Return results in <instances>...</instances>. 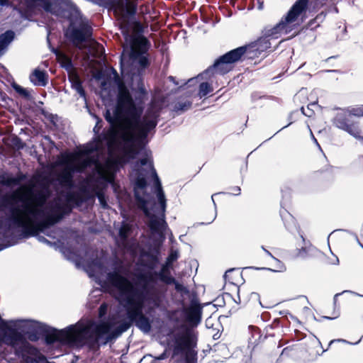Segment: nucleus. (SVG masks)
Wrapping results in <instances>:
<instances>
[{
  "mask_svg": "<svg viewBox=\"0 0 363 363\" xmlns=\"http://www.w3.org/2000/svg\"><path fill=\"white\" fill-rule=\"evenodd\" d=\"M121 64L122 74L128 75L132 89L138 90L140 98L134 101L124 83H118L116 106L113 113L109 110L105 113V118L111 125L110 133L106 137L108 152L106 161L115 165L113 179L104 182L95 171L94 175L89 177V182L93 186L101 206L107 208L108 206L103 189L108 183L115 186L114 174L119 165L128 162L138 155H143L144 157L133 167L135 197L143 203L144 213L150 218L148 225L152 232L164 236L167 228L164 220L166 198L150 152L144 148L148 133L157 124L159 108L152 104L140 118L143 110L142 97L146 94L141 76L149 62L148 60H121Z\"/></svg>",
  "mask_w": 363,
  "mask_h": 363,
  "instance_id": "nucleus-1",
  "label": "nucleus"
},
{
  "mask_svg": "<svg viewBox=\"0 0 363 363\" xmlns=\"http://www.w3.org/2000/svg\"><path fill=\"white\" fill-rule=\"evenodd\" d=\"M84 269L89 277L101 286L106 281L112 287L113 294L125 310L128 321L118 326L112 320L96 324L93 321L85 323L79 322L57 333L47 337V342L65 340L81 344L106 345L127 331L133 323L144 333H149L151 325L143 314L145 303H152L151 308L158 307V296L156 289V277L152 272L136 274L133 281L121 275L118 269L107 272L101 259L96 258L91 262L84 264Z\"/></svg>",
  "mask_w": 363,
  "mask_h": 363,
  "instance_id": "nucleus-2",
  "label": "nucleus"
},
{
  "mask_svg": "<svg viewBox=\"0 0 363 363\" xmlns=\"http://www.w3.org/2000/svg\"><path fill=\"white\" fill-rule=\"evenodd\" d=\"M50 194L48 188L34 191L32 186L23 185L2 199V204L8 210L9 225L22 228L25 238L36 235L38 241L48 245L52 242L38 233H45L71 211L69 203L73 197L68 193L66 201L57 197L48 202Z\"/></svg>",
  "mask_w": 363,
  "mask_h": 363,
  "instance_id": "nucleus-3",
  "label": "nucleus"
},
{
  "mask_svg": "<svg viewBox=\"0 0 363 363\" xmlns=\"http://www.w3.org/2000/svg\"><path fill=\"white\" fill-rule=\"evenodd\" d=\"M110 130L103 136H99L98 139L82 150L84 156L76 164H67L64 169L58 174L57 180L60 184L67 189H71L73 185V174L75 172H83L89 167H94V172L100 176L105 182L113 179V170L114 164L110 161L100 162L99 155L104 154L107 150L106 145V137L108 135Z\"/></svg>",
  "mask_w": 363,
  "mask_h": 363,
  "instance_id": "nucleus-4",
  "label": "nucleus"
},
{
  "mask_svg": "<svg viewBox=\"0 0 363 363\" xmlns=\"http://www.w3.org/2000/svg\"><path fill=\"white\" fill-rule=\"evenodd\" d=\"M309 0H297L292 6L287 14L281 21L272 28L264 29V35L267 37L277 38L281 33H287L292 29L291 24L295 23L299 16L306 12Z\"/></svg>",
  "mask_w": 363,
  "mask_h": 363,
  "instance_id": "nucleus-5",
  "label": "nucleus"
},
{
  "mask_svg": "<svg viewBox=\"0 0 363 363\" xmlns=\"http://www.w3.org/2000/svg\"><path fill=\"white\" fill-rule=\"evenodd\" d=\"M246 50V46H242L227 52L217 60L213 66L208 67L200 76L203 79H208L211 74L213 73L224 74L228 72L232 68L231 65L238 61L245 53Z\"/></svg>",
  "mask_w": 363,
  "mask_h": 363,
  "instance_id": "nucleus-6",
  "label": "nucleus"
},
{
  "mask_svg": "<svg viewBox=\"0 0 363 363\" xmlns=\"http://www.w3.org/2000/svg\"><path fill=\"white\" fill-rule=\"evenodd\" d=\"M29 321L27 320H12L5 325L4 341L11 346H16L23 340L24 333H29Z\"/></svg>",
  "mask_w": 363,
  "mask_h": 363,
  "instance_id": "nucleus-7",
  "label": "nucleus"
},
{
  "mask_svg": "<svg viewBox=\"0 0 363 363\" xmlns=\"http://www.w3.org/2000/svg\"><path fill=\"white\" fill-rule=\"evenodd\" d=\"M352 115H356V113L347 110H342L337 113L333 123L337 128L346 131L354 138H358L359 137L360 129L357 123L351 121Z\"/></svg>",
  "mask_w": 363,
  "mask_h": 363,
  "instance_id": "nucleus-8",
  "label": "nucleus"
},
{
  "mask_svg": "<svg viewBox=\"0 0 363 363\" xmlns=\"http://www.w3.org/2000/svg\"><path fill=\"white\" fill-rule=\"evenodd\" d=\"M91 33V27L82 21L78 27L72 28L69 38L74 45L83 49L84 46L82 44L89 39Z\"/></svg>",
  "mask_w": 363,
  "mask_h": 363,
  "instance_id": "nucleus-9",
  "label": "nucleus"
},
{
  "mask_svg": "<svg viewBox=\"0 0 363 363\" xmlns=\"http://www.w3.org/2000/svg\"><path fill=\"white\" fill-rule=\"evenodd\" d=\"M174 353L179 354L187 350L191 343V335L188 332L178 333L174 335Z\"/></svg>",
  "mask_w": 363,
  "mask_h": 363,
  "instance_id": "nucleus-10",
  "label": "nucleus"
},
{
  "mask_svg": "<svg viewBox=\"0 0 363 363\" xmlns=\"http://www.w3.org/2000/svg\"><path fill=\"white\" fill-rule=\"evenodd\" d=\"M188 321L192 324H198L201 321V307L199 304L192 302L186 312Z\"/></svg>",
  "mask_w": 363,
  "mask_h": 363,
  "instance_id": "nucleus-11",
  "label": "nucleus"
},
{
  "mask_svg": "<svg viewBox=\"0 0 363 363\" xmlns=\"http://www.w3.org/2000/svg\"><path fill=\"white\" fill-rule=\"evenodd\" d=\"M30 80L35 86H45L48 83V74L44 71L35 69L30 75Z\"/></svg>",
  "mask_w": 363,
  "mask_h": 363,
  "instance_id": "nucleus-12",
  "label": "nucleus"
},
{
  "mask_svg": "<svg viewBox=\"0 0 363 363\" xmlns=\"http://www.w3.org/2000/svg\"><path fill=\"white\" fill-rule=\"evenodd\" d=\"M14 33L12 30H7L0 35V55L2 51L6 48L9 44L13 40Z\"/></svg>",
  "mask_w": 363,
  "mask_h": 363,
  "instance_id": "nucleus-13",
  "label": "nucleus"
},
{
  "mask_svg": "<svg viewBox=\"0 0 363 363\" xmlns=\"http://www.w3.org/2000/svg\"><path fill=\"white\" fill-rule=\"evenodd\" d=\"M132 225L130 223L123 221L118 229V234L121 240L125 242L132 232Z\"/></svg>",
  "mask_w": 363,
  "mask_h": 363,
  "instance_id": "nucleus-14",
  "label": "nucleus"
},
{
  "mask_svg": "<svg viewBox=\"0 0 363 363\" xmlns=\"http://www.w3.org/2000/svg\"><path fill=\"white\" fill-rule=\"evenodd\" d=\"M69 80L72 83V87L76 90V91L82 97L85 96V92L82 85L81 80L77 74H73L69 77Z\"/></svg>",
  "mask_w": 363,
  "mask_h": 363,
  "instance_id": "nucleus-15",
  "label": "nucleus"
},
{
  "mask_svg": "<svg viewBox=\"0 0 363 363\" xmlns=\"http://www.w3.org/2000/svg\"><path fill=\"white\" fill-rule=\"evenodd\" d=\"M159 277L160 279L167 284H172L173 282H175V279L170 275L167 265L162 267L159 273Z\"/></svg>",
  "mask_w": 363,
  "mask_h": 363,
  "instance_id": "nucleus-16",
  "label": "nucleus"
},
{
  "mask_svg": "<svg viewBox=\"0 0 363 363\" xmlns=\"http://www.w3.org/2000/svg\"><path fill=\"white\" fill-rule=\"evenodd\" d=\"M115 11L125 12L128 15L133 16L136 12V6L133 2L124 0V9H115Z\"/></svg>",
  "mask_w": 363,
  "mask_h": 363,
  "instance_id": "nucleus-17",
  "label": "nucleus"
},
{
  "mask_svg": "<svg viewBox=\"0 0 363 363\" xmlns=\"http://www.w3.org/2000/svg\"><path fill=\"white\" fill-rule=\"evenodd\" d=\"M22 179L23 178L21 177H3L2 178H1L0 182L6 186L17 185L20 184Z\"/></svg>",
  "mask_w": 363,
  "mask_h": 363,
  "instance_id": "nucleus-18",
  "label": "nucleus"
},
{
  "mask_svg": "<svg viewBox=\"0 0 363 363\" xmlns=\"http://www.w3.org/2000/svg\"><path fill=\"white\" fill-rule=\"evenodd\" d=\"M103 47L96 42L91 41L89 43V51L92 52L94 57H97L102 54Z\"/></svg>",
  "mask_w": 363,
  "mask_h": 363,
  "instance_id": "nucleus-19",
  "label": "nucleus"
},
{
  "mask_svg": "<svg viewBox=\"0 0 363 363\" xmlns=\"http://www.w3.org/2000/svg\"><path fill=\"white\" fill-rule=\"evenodd\" d=\"M191 106V102L189 101H179L174 106V111L177 112H184L189 110Z\"/></svg>",
  "mask_w": 363,
  "mask_h": 363,
  "instance_id": "nucleus-20",
  "label": "nucleus"
},
{
  "mask_svg": "<svg viewBox=\"0 0 363 363\" xmlns=\"http://www.w3.org/2000/svg\"><path fill=\"white\" fill-rule=\"evenodd\" d=\"M213 91V88L211 84L207 82H203L199 85V94L200 97H203L208 94L211 93Z\"/></svg>",
  "mask_w": 363,
  "mask_h": 363,
  "instance_id": "nucleus-21",
  "label": "nucleus"
},
{
  "mask_svg": "<svg viewBox=\"0 0 363 363\" xmlns=\"http://www.w3.org/2000/svg\"><path fill=\"white\" fill-rule=\"evenodd\" d=\"M14 90L18 93L20 95L23 96L25 97H28L29 96V91L21 86L14 84L13 85Z\"/></svg>",
  "mask_w": 363,
  "mask_h": 363,
  "instance_id": "nucleus-22",
  "label": "nucleus"
},
{
  "mask_svg": "<svg viewBox=\"0 0 363 363\" xmlns=\"http://www.w3.org/2000/svg\"><path fill=\"white\" fill-rule=\"evenodd\" d=\"M175 286V289L177 291L180 292L182 294H186L189 293L188 289L182 284L179 283L175 280V282L172 283Z\"/></svg>",
  "mask_w": 363,
  "mask_h": 363,
  "instance_id": "nucleus-23",
  "label": "nucleus"
},
{
  "mask_svg": "<svg viewBox=\"0 0 363 363\" xmlns=\"http://www.w3.org/2000/svg\"><path fill=\"white\" fill-rule=\"evenodd\" d=\"M57 56L62 60V63L63 64L64 67L67 68L71 65V60L65 55L59 53L57 54Z\"/></svg>",
  "mask_w": 363,
  "mask_h": 363,
  "instance_id": "nucleus-24",
  "label": "nucleus"
},
{
  "mask_svg": "<svg viewBox=\"0 0 363 363\" xmlns=\"http://www.w3.org/2000/svg\"><path fill=\"white\" fill-rule=\"evenodd\" d=\"M108 305L106 303H103L99 307V316L102 317L104 316L107 311Z\"/></svg>",
  "mask_w": 363,
  "mask_h": 363,
  "instance_id": "nucleus-25",
  "label": "nucleus"
},
{
  "mask_svg": "<svg viewBox=\"0 0 363 363\" xmlns=\"http://www.w3.org/2000/svg\"><path fill=\"white\" fill-rule=\"evenodd\" d=\"M306 109L308 111L307 112L306 111V109L303 107H302L301 108L302 113L304 115H306V116H307L308 117H311L312 116V114H313V111L311 110H310L309 107H307Z\"/></svg>",
  "mask_w": 363,
  "mask_h": 363,
  "instance_id": "nucleus-26",
  "label": "nucleus"
},
{
  "mask_svg": "<svg viewBox=\"0 0 363 363\" xmlns=\"http://www.w3.org/2000/svg\"><path fill=\"white\" fill-rule=\"evenodd\" d=\"M177 259V256L172 254L170 255V256L168 257L167 259V263H171L172 262H173L174 260H175Z\"/></svg>",
  "mask_w": 363,
  "mask_h": 363,
  "instance_id": "nucleus-27",
  "label": "nucleus"
},
{
  "mask_svg": "<svg viewBox=\"0 0 363 363\" xmlns=\"http://www.w3.org/2000/svg\"><path fill=\"white\" fill-rule=\"evenodd\" d=\"M262 250L266 252L267 255H268L269 256L272 257L273 259H274L276 261L279 262L278 259H275L272 255L271 254L270 252H269L267 250H266L263 246L262 247Z\"/></svg>",
  "mask_w": 363,
  "mask_h": 363,
  "instance_id": "nucleus-28",
  "label": "nucleus"
},
{
  "mask_svg": "<svg viewBox=\"0 0 363 363\" xmlns=\"http://www.w3.org/2000/svg\"><path fill=\"white\" fill-rule=\"evenodd\" d=\"M8 4V0H0V6H6Z\"/></svg>",
  "mask_w": 363,
  "mask_h": 363,
  "instance_id": "nucleus-29",
  "label": "nucleus"
},
{
  "mask_svg": "<svg viewBox=\"0 0 363 363\" xmlns=\"http://www.w3.org/2000/svg\"><path fill=\"white\" fill-rule=\"evenodd\" d=\"M233 194L235 195H239L240 194V189L238 187L236 189H235V192Z\"/></svg>",
  "mask_w": 363,
  "mask_h": 363,
  "instance_id": "nucleus-30",
  "label": "nucleus"
},
{
  "mask_svg": "<svg viewBox=\"0 0 363 363\" xmlns=\"http://www.w3.org/2000/svg\"><path fill=\"white\" fill-rule=\"evenodd\" d=\"M339 316V313H337L336 315H335V317L333 318H330V317H328V316H325V318L326 319H334V318H336Z\"/></svg>",
  "mask_w": 363,
  "mask_h": 363,
  "instance_id": "nucleus-31",
  "label": "nucleus"
},
{
  "mask_svg": "<svg viewBox=\"0 0 363 363\" xmlns=\"http://www.w3.org/2000/svg\"><path fill=\"white\" fill-rule=\"evenodd\" d=\"M99 130V128H98V124L96 125V126L94 128V131L96 133H98Z\"/></svg>",
  "mask_w": 363,
  "mask_h": 363,
  "instance_id": "nucleus-32",
  "label": "nucleus"
},
{
  "mask_svg": "<svg viewBox=\"0 0 363 363\" xmlns=\"http://www.w3.org/2000/svg\"><path fill=\"white\" fill-rule=\"evenodd\" d=\"M169 79H170V81L173 82L174 84H178L177 83H176V82H175V81H174V80H175L174 77H169Z\"/></svg>",
  "mask_w": 363,
  "mask_h": 363,
  "instance_id": "nucleus-33",
  "label": "nucleus"
},
{
  "mask_svg": "<svg viewBox=\"0 0 363 363\" xmlns=\"http://www.w3.org/2000/svg\"><path fill=\"white\" fill-rule=\"evenodd\" d=\"M355 138L361 140L363 143V136H361V133H359V137Z\"/></svg>",
  "mask_w": 363,
  "mask_h": 363,
  "instance_id": "nucleus-34",
  "label": "nucleus"
},
{
  "mask_svg": "<svg viewBox=\"0 0 363 363\" xmlns=\"http://www.w3.org/2000/svg\"><path fill=\"white\" fill-rule=\"evenodd\" d=\"M284 270H285V267H284L283 265H281V266L279 267V269L278 271H279V272H282V271H284Z\"/></svg>",
  "mask_w": 363,
  "mask_h": 363,
  "instance_id": "nucleus-35",
  "label": "nucleus"
},
{
  "mask_svg": "<svg viewBox=\"0 0 363 363\" xmlns=\"http://www.w3.org/2000/svg\"><path fill=\"white\" fill-rule=\"evenodd\" d=\"M9 235V233L8 232H6L1 237H0V239H1L2 238H5V237H7Z\"/></svg>",
  "mask_w": 363,
  "mask_h": 363,
  "instance_id": "nucleus-36",
  "label": "nucleus"
},
{
  "mask_svg": "<svg viewBox=\"0 0 363 363\" xmlns=\"http://www.w3.org/2000/svg\"><path fill=\"white\" fill-rule=\"evenodd\" d=\"M215 196V194H214V195H212V196H211V199H212V201H213V203L214 206L216 207V203H215V201H214V199H213V196Z\"/></svg>",
  "mask_w": 363,
  "mask_h": 363,
  "instance_id": "nucleus-37",
  "label": "nucleus"
},
{
  "mask_svg": "<svg viewBox=\"0 0 363 363\" xmlns=\"http://www.w3.org/2000/svg\"><path fill=\"white\" fill-rule=\"evenodd\" d=\"M339 294H335V297H334V300L335 301H336V297L338 296Z\"/></svg>",
  "mask_w": 363,
  "mask_h": 363,
  "instance_id": "nucleus-38",
  "label": "nucleus"
},
{
  "mask_svg": "<svg viewBox=\"0 0 363 363\" xmlns=\"http://www.w3.org/2000/svg\"><path fill=\"white\" fill-rule=\"evenodd\" d=\"M230 272H231V270L227 271L225 276L226 277L227 276V273Z\"/></svg>",
  "mask_w": 363,
  "mask_h": 363,
  "instance_id": "nucleus-39",
  "label": "nucleus"
},
{
  "mask_svg": "<svg viewBox=\"0 0 363 363\" xmlns=\"http://www.w3.org/2000/svg\"><path fill=\"white\" fill-rule=\"evenodd\" d=\"M216 216V213H215V215L213 216V220H213L215 219Z\"/></svg>",
  "mask_w": 363,
  "mask_h": 363,
  "instance_id": "nucleus-40",
  "label": "nucleus"
},
{
  "mask_svg": "<svg viewBox=\"0 0 363 363\" xmlns=\"http://www.w3.org/2000/svg\"><path fill=\"white\" fill-rule=\"evenodd\" d=\"M193 80H194V79H189V82H191Z\"/></svg>",
  "mask_w": 363,
  "mask_h": 363,
  "instance_id": "nucleus-41",
  "label": "nucleus"
},
{
  "mask_svg": "<svg viewBox=\"0 0 363 363\" xmlns=\"http://www.w3.org/2000/svg\"><path fill=\"white\" fill-rule=\"evenodd\" d=\"M47 235H48V236H50V237H52V235H50V234H47ZM52 238H55V237H54V236H52Z\"/></svg>",
  "mask_w": 363,
  "mask_h": 363,
  "instance_id": "nucleus-42",
  "label": "nucleus"
},
{
  "mask_svg": "<svg viewBox=\"0 0 363 363\" xmlns=\"http://www.w3.org/2000/svg\"><path fill=\"white\" fill-rule=\"evenodd\" d=\"M339 342H341V341H343V342H345V340H338Z\"/></svg>",
  "mask_w": 363,
  "mask_h": 363,
  "instance_id": "nucleus-43",
  "label": "nucleus"
},
{
  "mask_svg": "<svg viewBox=\"0 0 363 363\" xmlns=\"http://www.w3.org/2000/svg\"><path fill=\"white\" fill-rule=\"evenodd\" d=\"M313 139H314V141H315V143H317V140H316V139H315L314 137H313Z\"/></svg>",
  "mask_w": 363,
  "mask_h": 363,
  "instance_id": "nucleus-44",
  "label": "nucleus"
},
{
  "mask_svg": "<svg viewBox=\"0 0 363 363\" xmlns=\"http://www.w3.org/2000/svg\"><path fill=\"white\" fill-rule=\"evenodd\" d=\"M362 159L363 160V156L362 157Z\"/></svg>",
  "mask_w": 363,
  "mask_h": 363,
  "instance_id": "nucleus-45",
  "label": "nucleus"
}]
</instances>
